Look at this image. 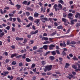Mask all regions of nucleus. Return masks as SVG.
<instances>
[{
    "instance_id": "nucleus-10",
    "label": "nucleus",
    "mask_w": 80,
    "mask_h": 80,
    "mask_svg": "<svg viewBox=\"0 0 80 80\" xmlns=\"http://www.w3.org/2000/svg\"><path fill=\"white\" fill-rule=\"evenodd\" d=\"M78 17L79 19H80V13L78 12H77L76 14L75 15V17L76 18H77Z\"/></svg>"
},
{
    "instance_id": "nucleus-18",
    "label": "nucleus",
    "mask_w": 80,
    "mask_h": 80,
    "mask_svg": "<svg viewBox=\"0 0 80 80\" xmlns=\"http://www.w3.org/2000/svg\"><path fill=\"white\" fill-rule=\"evenodd\" d=\"M38 15H39V14H38V13H37V12H35L34 13V17L37 18V17H38Z\"/></svg>"
},
{
    "instance_id": "nucleus-34",
    "label": "nucleus",
    "mask_w": 80,
    "mask_h": 80,
    "mask_svg": "<svg viewBox=\"0 0 80 80\" xmlns=\"http://www.w3.org/2000/svg\"><path fill=\"white\" fill-rule=\"evenodd\" d=\"M36 66V64L35 63H32V65L31 66V68H34V67H35Z\"/></svg>"
},
{
    "instance_id": "nucleus-13",
    "label": "nucleus",
    "mask_w": 80,
    "mask_h": 80,
    "mask_svg": "<svg viewBox=\"0 0 80 80\" xmlns=\"http://www.w3.org/2000/svg\"><path fill=\"white\" fill-rule=\"evenodd\" d=\"M2 30L0 29V37H2L4 35V32H2Z\"/></svg>"
},
{
    "instance_id": "nucleus-31",
    "label": "nucleus",
    "mask_w": 80,
    "mask_h": 80,
    "mask_svg": "<svg viewBox=\"0 0 80 80\" xmlns=\"http://www.w3.org/2000/svg\"><path fill=\"white\" fill-rule=\"evenodd\" d=\"M53 38H49V42L50 43H51V42H53V41L52 40L53 39Z\"/></svg>"
},
{
    "instance_id": "nucleus-46",
    "label": "nucleus",
    "mask_w": 80,
    "mask_h": 80,
    "mask_svg": "<svg viewBox=\"0 0 80 80\" xmlns=\"http://www.w3.org/2000/svg\"><path fill=\"white\" fill-rule=\"evenodd\" d=\"M62 55L63 56H65V55H66V52L64 51H62Z\"/></svg>"
},
{
    "instance_id": "nucleus-20",
    "label": "nucleus",
    "mask_w": 80,
    "mask_h": 80,
    "mask_svg": "<svg viewBox=\"0 0 80 80\" xmlns=\"http://www.w3.org/2000/svg\"><path fill=\"white\" fill-rule=\"evenodd\" d=\"M57 34V31H55V32H53L51 34H50V36H51V37H53L55 35H56Z\"/></svg>"
},
{
    "instance_id": "nucleus-25",
    "label": "nucleus",
    "mask_w": 80,
    "mask_h": 80,
    "mask_svg": "<svg viewBox=\"0 0 80 80\" xmlns=\"http://www.w3.org/2000/svg\"><path fill=\"white\" fill-rule=\"evenodd\" d=\"M70 66V64L68 63H66L65 66V68H67L68 67Z\"/></svg>"
},
{
    "instance_id": "nucleus-48",
    "label": "nucleus",
    "mask_w": 80,
    "mask_h": 80,
    "mask_svg": "<svg viewBox=\"0 0 80 80\" xmlns=\"http://www.w3.org/2000/svg\"><path fill=\"white\" fill-rule=\"evenodd\" d=\"M18 65L19 67H22L23 66V63L22 62H20L18 64Z\"/></svg>"
},
{
    "instance_id": "nucleus-14",
    "label": "nucleus",
    "mask_w": 80,
    "mask_h": 80,
    "mask_svg": "<svg viewBox=\"0 0 80 80\" xmlns=\"http://www.w3.org/2000/svg\"><path fill=\"white\" fill-rule=\"evenodd\" d=\"M60 45L61 47L63 46V47H66V44L65 43V42H63V43H61L60 44Z\"/></svg>"
},
{
    "instance_id": "nucleus-38",
    "label": "nucleus",
    "mask_w": 80,
    "mask_h": 80,
    "mask_svg": "<svg viewBox=\"0 0 80 80\" xmlns=\"http://www.w3.org/2000/svg\"><path fill=\"white\" fill-rule=\"evenodd\" d=\"M22 56V55H19L18 56H17L16 57V58H21Z\"/></svg>"
},
{
    "instance_id": "nucleus-7",
    "label": "nucleus",
    "mask_w": 80,
    "mask_h": 80,
    "mask_svg": "<svg viewBox=\"0 0 80 80\" xmlns=\"http://www.w3.org/2000/svg\"><path fill=\"white\" fill-rule=\"evenodd\" d=\"M54 47H55V46L53 44H51L49 46V49L50 50H53Z\"/></svg>"
},
{
    "instance_id": "nucleus-54",
    "label": "nucleus",
    "mask_w": 80,
    "mask_h": 80,
    "mask_svg": "<svg viewBox=\"0 0 80 80\" xmlns=\"http://www.w3.org/2000/svg\"><path fill=\"white\" fill-rule=\"evenodd\" d=\"M62 50H63V51H64V52H67V51H68V49H67V48H64L62 49Z\"/></svg>"
},
{
    "instance_id": "nucleus-32",
    "label": "nucleus",
    "mask_w": 80,
    "mask_h": 80,
    "mask_svg": "<svg viewBox=\"0 0 80 80\" xmlns=\"http://www.w3.org/2000/svg\"><path fill=\"white\" fill-rule=\"evenodd\" d=\"M50 53V51H48L44 55V56H47Z\"/></svg>"
},
{
    "instance_id": "nucleus-47",
    "label": "nucleus",
    "mask_w": 80,
    "mask_h": 80,
    "mask_svg": "<svg viewBox=\"0 0 80 80\" xmlns=\"http://www.w3.org/2000/svg\"><path fill=\"white\" fill-rule=\"evenodd\" d=\"M26 14L27 17H28V16H29L30 15V12H26Z\"/></svg>"
},
{
    "instance_id": "nucleus-40",
    "label": "nucleus",
    "mask_w": 80,
    "mask_h": 80,
    "mask_svg": "<svg viewBox=\"0 0 80 80\" xmlns=\"http://www.w3.org/2000/svg\"><path fill=\"white\" fill-rule=\"evenodd\" d=\"M58 3H61V4H63L64 3L62 0H59L58 1Z\"/></svg>"
},
{
    "instance_id": "nucleus-23",
    "label": "nucleus",
    "mask_w": 80,
    "mask_h": 80,
    "mask_svg": "<svg viewBox=\"0 0 80 80\" xmlns=\"http://www.w3.org/2000/svg\"><path fill=\"white\" fill-rule=\"evenodd\" d=\"M8 78H10V80H12L13 79V76H11V77L10 76L8 75Z\"/></svg>"
},
{
    "instance_id": "nucleus-6",
    "label": "nucleus",
    "mask_w": 80,
    "mask_h": 80,
    "mask_svg": "<svg viewBox=\"0 0 80 80\" xmlns=\"http://www.w3.org/2000/svg\"><path fill=\"white\" fill-rule=\"evenodd\" d=\"M41 20L43 23H45V21H48V18H41Z\"/></svg>"
},
{
    "instance_id": "nucleus-52",
    "label": "nucleus",
    "mask_w": 80,
    "mask_h": 80,
    "mask_svg": "<svg viewBox=\"0 0 80 80\" xmlns=\"http://www.w3.org/2000/svg\"><path fill=\"white\" fill-rule=\"evenodd\" d=\"M74 22V20H72L71 21V25H73L74 24V22Z\"/></svg>"
},
{
    "instance_id": "nucleus-9",
    "label": "nucleus",
    "mask_w": 80,
    "mask_h": 80,
    "mask_svg": "<svg viewBox=\"0 0 80 80\" xmlns=\"http://www.w3.org/2000/svg\"><path fill=\"white\" fill-rule=\"evenodd\" d=\"M0 12L2 14V15H3L4 13H5L7 12V10L5 9L4 10L3 12V10H2V9H0Z\"/></svg>"
},
{
    "instance_id": "nucleus-57",
    "label": "nucleus",
    "mask_w": 80,
    "mask_h": 80,
    "mask_svg": "<svg viewBox=\"0 0 80 80\" xmlns=\"http://www.w3.org/2000/svg\"><path fill=\"white\" fill-rule=\"evenodd\" d=\"M49 20L48 21H50L51 22H52V23H53V21H52V18H49Z\"/></svg>"
},
{
    "instance_id": "nucleus-24",
    "label": "nucleus",
    "mask_w": 80,
    "mask_h": 80,
    "mask_svg": "<svg viewBox=\"0 0 80 80\" xmlns=\"http://www.w3.org/2000/svg\"><path fill=\"white\" fill-rule=\"evenodd\" d=\"M57 28L58 29H61L62 30V29H63V27H62V26L60 25V26L57 27Z\"/></svg>"
},
{
    "instance_id": "nucleus-63",
    "label": "nucleus",
    "mask_w": 80,
    "mask_h": 80,
    "mask_svg": "<svg viewBox=\"0 0 80 80\" xmlns=\"http://www.w3.org/2000/svg\"><path fill=\"white\" fill-rule=\"evenodd\" d=\"M63 17L64 18H66V17H67V14H65V13H64L63 14Z\"/></svg>"
},
{
    "instance_id": "nucleus-12",
    "label": "nucleus",
    "mask_w": 80,
    "mask_h": 80,
    "mask_svg": "<svg viewBox=\"0 0 80 80\" xmlns=\"http://www.w3.org/2000/svg\"><path fill=\"white\" fill-rule=\"evenodd\" d=\"M4 73H1V75H3V77H5L6 76V74H8V73H9V72L8 71H5L4 72Z\"/></svg>"
},
{
    "instance_id": "nucleus-5",
    "label": "nucleus",
    "mask_w": 80,
    "mask_h": 80,
    "mask_svg": "<svg viewBox=\"0 0 80 80\" xmlns=\"http://www.w3.org/2000/svg\"><path fill=\"white\" fill-rule=\"evenodd\" d=\"M68 18L70 20H72L73 19V14L72 13H69L68 15Z\"/></svg>"
},
{
    "instance_id": "nucleus-15",
    "label": "nucleus",
    "mask_w": 80,
    "mask_h": 80,
    "mask_svg": "<svg viewBox=\"0 0 80 80\" xmlns=\"http://www.w3.org/2000/svg\"><path fill=\"white\" fill-rule=\"evenodd\" d=\"M15 39L16 40H17V41H18V40H21V41H22V40H23V38H18V37L16 38Z\"/></svg>"
},
{
    "instance_id": "nucleus-22",
    "label": "nucleus",
    "mask_w": 80,
    "mask_h": 80,
    "mask_svg": "<svg viewBox=\"0 0 80 80\" xmlns=\"http://www.w3.org/2000/svg\"><path fill=\"white\" fill-rule=\"evenodd\" d=\"M45 10H46V8H42L41 9V12H45Z\"/></svg>"
},
{
    "instance_id": "nucleus-45",
    "label": "nucleus",
    "mask_w": 80,
    "mask_h": 80,
    "mask_svg": "<svg viewBox=\"0 0 80 80\" xmlns=\"http://www.w3.org/2000/svg\"><path fill=\"white\" fill-rule=\"evenodd\" d=\"M72 67L74 69H77V67L75 65H72Z\"/></svg>"
},
{
    "instance_id": "nucleus-21",
    "label": "nucleus",
    "mask_w": 80,
    "mask_h": 80,
    "mask_svg": "<svg viewBox=\"0 0 80 80\" xmlns=\"http://www.w3.org/2000/svg\"><path fill=\"white\" fill-rule=\"evenodd\" d=\"M17 55V54L16 53H14L13 54H12L11 55V58H13L14 57H16Z\"/></svg>"
},
{
    "instance_id": "nucleus-44",
    "label": "nucleus",
    "mask_w": 80,
    "mask_h": 80,
    "mask_svg": "<svg viewBox=\"0 0 80 80\" xmlns=\"http://www.w3.org/2000/svg\"><path fill=\"white\" fill-rule=\"evenodd\" d=\"M72 59L74 60H78V58L76 57V56H74Z\"/></svg>"
},
{
    "instance_id": "nucleus-19",
    "label": "nucleus",
    "mask_w": 80,
    "mask_h": 80,
    "mask_svg": "<svg viewBox=\"0 0 80 80\" xmlns=\"http://www.w3.org/2000/svg\"><path fill=\"white\" fill-rule=\"evenodd\" d=\"M26 61L27 62H30L32 61V60L29 58H26Z\"/></svg>"
},
{
    "instance_id": "nucleus-61",
    "label": "nucleus",
    "mask_w": 80,
    "mask_h": 80,
    "mask_svg": "<svg viewBox=\"0 0 80 80\" xmlns=\"http://www.w3.org/2000/svg\"><path fill=\"white\" fill-rule=\"evenodd\" d=\"M12 32H15V28L12 27Z\"/></svg>"
},
{
    "instance_id": "nucleus-27",
    "label": "nucleus",
    "mask_w": 80,
    "mask_h": 80,
    "mask_svg": "<svg viewBox=\"0 0 80 80\" xmlns=\"http://www.w3.org/2000/svg\"><path fill=\"white\" fill-rule=\"evenodd\" d=\"M27 10L28 11H33V10L31 8L28 7L27 8Z\"/></svg>"
},
{
    "instance_id": "nucleus-1",
    "label": "nucleus",
    "mask_w": 80,
    "mask_h": 80,
    "mask_svg": "<svg viewBox=\"0 0 80 80\" xmlns=\"http://www.w3.org/2000/svg\"><path fill=\"white\" fill-rule=\"evenodd\" d=\"M57 4H55L53 6V8H54L55 12H57L58 10L59 11V10H60H60H62V6L60 4H58V7L59 8H57Z\"/></svg>"
},
{
    "instance_id": "nucleus-49",
    "label": "nucleus",
    "mask_w": 80,
    "mask_h": 80,
    "mask_svg": "<svg viewBox=\"0 0 80 80\" xmlns=\"http://www.w3.org/2000/svg\"><path fill=\"white\" fill-rule=\"evenodd\" d=\"M37 52L39 53H42V52H43V50L39 49L37 51Z\"/></svg>"
},
{
    "instance_id": "nucleus-41",
    "label": "nucleus",
    "mask_w": 80,
    "mask_h": 80,
    "mask_svg": "<svg viewBox=\"0 0 80 80\" xmlns=\"http://www.w3.org/2000/svg\"><path fill=\"white\" fill-rule=\"evenodd\" d=\"M26 54H24L22 56V58L24 59H25L26 58Z\"/></svg>"
},
{
    "instance_id": "nucleus-53",
    "label": "nucleus",
    "mask_w": 80,
    "mask_h": 80,
    "mask_svg": "<svg viewBox=\"0 0 80 80\" xmlns=\"http://www.w3.org/2000/svg\"><path fill=\"white\" fill-rule=\"evenodd\" d=\"M9 61H10V59H6L5 61V62L7 63H8V62H9Z\"/></svg>"
},
{
    "instance_id": "nucleus-30",
    "label": "nucleus",
    "mask_w": 80,
    "mask_h": 80,
    "mask_svg": "<svg viewBox=\"0 0 80 80\" xmlns=\"http://www.w3.org/2000/svg\"><path fill=\"white\" fill-rule=\"evenodd\" d=\"M49 43H50V41H46L45 42L43 43V44H48Z\"/></svg>"
},
{
    "instance_id": "nucleus-26",
    "label": "nucleus",
    "mask_w": 80,
    "mask_h": 80,
    "mask_svg": "<svg viewBox=\"0 0 80 80\" xmlns=\"http://www.w3.org/2000/svg\"><path fill=\"white\" fill-rule=\"evenodd\" d=\"M49 58L51 60H52L55 59V57L52 56H50L49 57Z\"/></svg>"
},
{
    "instance_id": "nucleus-16",
    "label": "nucleus",
    "mask_w": 80,
    "mask_h": 80,
    "mask_svg": "<svg viewBox=\"0 0 80 80\" xmlns=\"http://www.w3.org/2000/svg\"><path fill=\"white\" fill-rule=\"evenodd\" d=\"M42 48L45 50H47L48 49V46L47 45H44L43 46Z\"/></svg>"
},
{
    "instance_id": "nucleus-56",
    "label": "nucleus",
    "mask_w": 80,
    "mask_h": 80,
    "mask_svg": "<svg viewBox=\"0 0 80 80\" xmlns=\"http://www.w3.org/2000/svg\"><path fill=\"white\" fill-rule=\"evenodd\" d=\"M17 20H18V22H19V23H20L21 22V20H20V19L19 18H17Z\"/></svg>"
},
{
    "instance_id": "nucleus-2",
    "label": "nucleus",
    "mask_w": 80,
    "mask_h": 80,
    "mask_svg": "<svg viewBox=\"0 0 80 80\" xmlns=\"http://www.w3.org/2000/svg\"><path fill=\"white\" fill-rule=\"evenodd\" d=\"M52 68H53V67H52V65L46 66L44 68V71L45 72H47V71H50V70H52Z\"/></svg>"
},
{
    "instance_id": "nucleus-59",
    "label": "nucleus",
    "mask_w": 80,
    "mask_h": 80,
    "mask_svg": "<svg viewBox=\"0 0 80 80\" xmlns=\"http://www.w3.org/2000/svg\"><path fill=\"white\" fill-rule=\"evenodd\" d=\"M13 14L12 13H9V17H13Z\"/></svg>"
},
{
    "instance_id": "nucleus-17",
    "label": "nucleus",
    "mask_w": 80,
    "mask_h": 80,
    "mask_svg": "<svg viewBox=\"0 0 80 80\" xmlns=\"http://www.w3.org/2000/svg\"><path fill=\"white\" fill-rule=\"evenodd\" d=\"M16 7H17V10H20V8L21 7V5L19 4H17L16 6Z\"/></svg>"
},
{
    "instance_id": "nucleus-50",
    "label": "nucleus",
    "mask_w": 80,
    "mask_h": 80,
    "mask_svg": "<svg viewBox=\"0 0 80 80\" xmlns=\"http://www.w3.org/2000/svg\"><path fill=\"white\" fill-rule=\"evenodd\" d=\"M9 3L10 5H15V4L13 3V2H12V1H10Z\"/></svg>"
},
{
    "instance_id": "nucleus-37",
    "label": "nucleus",
    "mask_w": 80,
    "mask_h": 80,
    "mask_svg": "<svg viewBox=\"0 0 80 80\" xmlns=\"http://www.w3.org/2000/svg\"><path fill=\"white\" fill-rule=\"evenodd\" d=\"M7 38H8V39H7V41L8 42H10V36H9Z\"/></svg>"
},
{
    "instance_id": "nucleus-4",
    "label": "nucleus",
    "mask_w": 80,
    "mask_h": 80,
    "mask_svg": "<svg viewBox=\"0 0 80 80\" xmlns=\"http://www.w3.org/2000/svg\"><path fill=\"white\" fill-rule=\"evenodd\" d=\"M22 4H24V5H25L28 6L30 4V1H29L28 2V1H24L22 2Z\"/></svg>"
},
{
    "instance_id": "nucleus-36",
    "label": "nucleus",
    "mask_w": 80,
    "mask_h": 80,
    "mask_svg": "<svg viewBox=\"0 0 80 80\" xmlns=\"http://www.w3.org/2000/svg\"><path fill=\"white\" fill-rule=\"evenodd\" d=\"M71 45H74V44H76V42L74 41H71L70 43Z\"/></svg>"
},
{
    "instance_id": "nucleus-33",
    "label": "nucleus",
    "mask_w": 80,
    "mask_h": 80,
    "mask_svg": "<svg viewBox=\"0 0 80 80\" xmlns=\"http://www.w3.org/2000/svg\"><path fill=\"white\" fill-rule=\"evenodd\" d=\"M17 64V62H16L15 61H13L12 62V65H15Z\"/></svg>"
},
{
    "instance_id": "nucleus-28",
    "label": "nucleus",
    "mask_w": 80,
    "mask_h": 80,
    "mask_svg": "<svg viewBox=\"0 0 80 80\" xmlns=\"http://www.w3.org/2000/svg\"><path fill=\"white\" fill-rule=\"evenodd\" d=\"M28 19L29 20L33 21V18L32 17L30 16L28 18Z\"/></svg>"
},
{
    "instance_id": "nucleus-29",
    "label": "nucleus",
    "mask_w": 80,
    "mask_h": 80,
    "mask_svg": "<svg viewBox=\"0 0 80 80\" xmlns=\"http://www.w3.org/2000/svg\"><path fill=\"white\" fill-rule=\"evenodd\" d=\"M32 23L30 22L26 26V27H30L31 25H32Z\"/></svg>"
},
{
    "instance_id": "nucleus-39",
    "label": "nucleus",
    "mask_w": 80,
    "mask_h": 80,
    "mask_svg": "<svg viewBox=\"0 0 80 80\" xmlns=\"http://www.w3.org/2000/svg\"><path fill=\"white\" fill-rule=\"evenodd\" d=\"M51 53L52 54V55H56V52L55 51H52Z\"/></svg>"
},
{
    "instance_id": "nucleus-51",
    "label": "nucleus",
    "mask_w": 80,
    "mask_h": 80,
    "mask_svg": "<svg viewBox=\"0 0 80 80\" xmlns=\"http://www.w3.org/2000/svg\"><path fill=\"white\" fill-rule=\"evenodd\" d=\"M7 69L8 70H11L12 68L10 67H7Z\"/></svg>"
},
{
    "instance_id": "nucleus-64",
    "label": "nucleus",
    "mask_w": 80,
    "mask_h": 80,
    "mask_svg": "<svg viewBox=\"0 0 80 80\" xmlns=\"http://www.w3.org/2000/svg\"><path fill=\"white\" fill-rule=\"evenodd\" d=\"M37 48H38L37 47L34 46L33 47V50H36V49H37Z\"/></svg>"
},
{
    "instance_id": "nucleus-60",
    "label": "nucleus",
    "mask_w": 80,
    "mask_h": 80,
    "mask_svg": "<svg viewBox=\"0 0 80 80\" xmlns=\"http://www.w3.org/2000/svg\"><path fill=\"white\" fill-rule=\"evenodd\" d=\"M10 27L9 26H8L6 28V29H7V30H10Z\"/></svg>"
},
{
    "instance_id": "nucleus-8",
    "label": "nucleus",
    "mask_w": 80,
    "mask_h": 80,
    "mask_svg": "<svg viewBox=\"0 0 80 80\" xmlns=\"http://www.w3.org/2000/svg\"><path fill=\"white\" fill-rule=\"evenodd\" d=\"M40 19H37V20L35 22H34L35 23H36V24L38 27L39 26V25L40 24V23H39V22H40Z\"/></svg>"
},
{
    "instance_id": "nucleus-62",
    "label": "nucleus",
    "mask_w": 80,
    "mask_h": 80,
    "mask_svg": "<svg viewBox=\"0 0 80 80\" xmlns=\"http://www.w3.org/2000/svg\"><path fill=\"white\" fill-rule=\"evenodd\" d=\"M27 42V39L25 38L24 39V41L23 42V43H26V42Z\"/></svg>"
},
{
    "instance_id": "nucleus-35",
    "label": "nucleus",
    "mask_w": 80,
    "mask_h": 80,
    "mask_svg": "<svg viewBox=\"0 0 80 80\" xmlns=\"http://www.w3.org/2000/svg\"><path fill=\"white\" fill-rule=\"evenodd\" d=\"M52 76L53 77H55L56 78H58V75H57L56 74H52Z\"/></svg>"
},
{
    "instance_id": "nucleus-3",
    "label": "nucleus",
    "mask_w": 80,
    "mask_h": 80,
    "mask_svg": "<svg viewBox=\"0 0 80 80\" xmlns=\"http://www.w3.org/2000/svg\"><path fill=\"white\" fill-rule=\"evenodd\" d=\"M62 21L64 22V24L65 26L68 25V20L63 18H62Z\"/></svg>"
},
{
    "instance_id": "nucleus-55",
    "label": "nucleus",
    "mask_w": 80,
    "mask_h": 80,
    "mask_svg": "<svg viewBox=\"0 0 80 80\" xmlns=\"http://www.w3.org/2000/svg\"><path fill=\"white\" fill-rule=\"evenodd\" d=\"M56 52L58 54H60V51H59V50H56Z\"/></svg>"
},
{
    "instance_id": "nucleus-11",
    "label": "nucleus",
    "mask_w": 80,
    "mask_h": 80,
    "mask_svg": "<svg viewBox=\"0 0 80 80\" xmlns=\"http://www.w3.org/2000/svg\"><path fill=\"white\" fill-rule=\"evenodd\" d=\"M73 77V75H72V74H68V76H67V78H68L69 80H70L72 77Z\"/></svg>"
},
{
    "instance_id": "nucleus-42",
    "label": "nucleus",
    "mask_w": 80,
    "mask_h": 80,
    "mask_svg": "<svg viewBox=\"0 0 80 80\" xmlns=\"http://www.w3.org/2000/svg\"><path fill=\"white\" fill-rule=\"evenodd\" d=\"M41 63L42 65H45V64H46V62L43 61H42Z\"/></svg>"
},
{
    "instance_id": "nucleus-58",
    "label": "nucleus",
    "mask_w": 80,
    "mask_h": 80,
    "mask_svg": "<svg viewBox=\"0 0 80 80\" xmlns=\"http://www.w3.org/2000/svg\"><path fill=\"white\" fill-rule=\"evenodd\" d=\"M79 26H80V23H77L76 25V27H78Z\"/></svg>"
},
{
    "instance_id": "nucleus-43",
    "label": "nucleus",
    "mask_w": 80,
    "mask_h": 80,
    "mask_svg": "<svg viewBox=\"0 0 80 80\" xmlns=\"http://www.w3.org/2000/svg\"><path fill=\"white\" fill-rule=\"evenodd\" d=\"M27 37L28 38H31V34L30 33H29L27 35Z\"/></svg>"
}]
</instances>
